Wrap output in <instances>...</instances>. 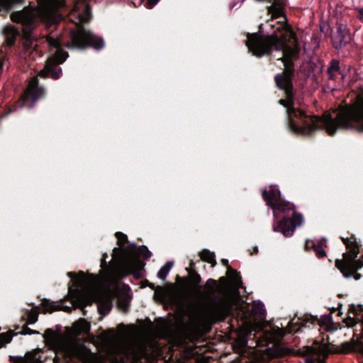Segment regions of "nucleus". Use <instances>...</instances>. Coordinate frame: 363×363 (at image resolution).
Here are the masks:
<instances>
[{
  "label": "nucleus",
  "mask_w": 363,
  "mask_h": 363,
  "mask_svg": "<svg viewBox=\"0 0 363 363\" xmlns=\"http://www.w3.org/2000/svg\"><path fill=\"white\" fill-rule=\"evenodd\" d=\"M46 41L50 46V51L54 50L55 52L48 59L44 68L39 72L38 75L42 78L50 76L52 79H57L60 77L62 73V69L58 67V65L65 61L68 57V53L62 50L59 39L48 35Z\"/></svg>",
  "instance_id": "obj_5"
},
{
  "label": "nucleus",
  "mask_w": 363,
  "mask_h": 363,
  "mask_svg": "<svg viewBox=\"0 0 363 363\" xmlns=\"http://www.w3.org/2000/svg\"><path fill=\"white\" fill-rule=\"evenodd\" d=\"M255 330V326L251 323L244 321L237 339V343L240 347H245L247 344V336L250 335Z\"/></svg>",
  "instance_id": "obj_16"
},
{
  "label": "nucleus",
  "mask_w": 363,
  "mask_h": 363,
  "mask_svg": "<svg viewBox=\"0 0 363 363\" xmlns=\"http://www.w3.org/2000/svg\"><path fill=\"white\" fill-rule=\"evenodd\" d=\"M173 267V262H167L162 266L157 272V277L162 280H165L167 274Z\"/></svg>",
  "instance_id": "obj_21"
},
{
  "label": "nucleus",
  "mask_w": 363,
  "mask_h": 363,
  "mask_svg": "<svg viewBox=\"0 0 363 363\" xmlns=\"http://www.w3.org/2000/svg\"><path fill=\"white\" fill-rule=\"evenodd\" d=\"M222 262H223V264H225V265H228V259H222Z\"/></svg>",
  "instance_id": "obj_40"
},
{
  "label": "nucleus",
  "mask_w": 363,
  "mask_h": 363,
  "mask_svg": "<svg viewBox=\"0 0 363 363\" xmlns=\"http://www.w3.org/2000/svg\"><path fill=\"white\" fill-rule=\"evenodd\" d=\"M360 18H363V7L359 10Z\"/></svg>",
  "instance_id": "obj_39"
},
{
  "label": "nucleus",
  "mask_w": 363,
  "mask_h": 363,
  "mask_svg": "<svg viewBox=\"0 0 363 363\" xmlns=\"http://www.w3.org/2000/svg\"><path fill=\"white\" fill-rule=\"evenodd\" d=\"M262 195L267 204L272 208L275 218L279 212L285 214L281 220L274 223V230L281 233L286 237L291 236L295 228L303 223L302 214L295 211L293 203L281 200L280 191L276 186H270L268 191H262Z\"/></svg>",
  "instance_id": "obj_4"
},
{
  "label": "nucleus",
  "mask_w": 363,
  "mask_h": 363,
  "mask_svg": "<svg viewBox=\"0 0 363 363\" xmlns=\"http://www.w3.org/2000/svg\"><path fill=\"white\" fill-rule=\"evenodd\" d=\"M107 254L106 253H104L103 255V257L101 258V267L103 269H106L107 267V262H106V257H107Z\"/></svg>",
  "instance_id": "obj_34"
},
{
  "label": "nucleus",
  "mask_w": 363,
  "mask_h": 363,
  "mask_svg": "<svg viewBox=\"0 0 363 363\" xmlns=\"http://www.w3.org/2000/svg\"><path fill=\"white\" fill-rule=\"evenodd\" d=\"M307 354L306 363H325V359L331 352L326 343L308 347L305 351Z\"/></svg>",
  "instance_id": "obj_13"
},
{
  "label": "nucleus",
  "mask_w": 363,
  "mask_h": 363,
  "mask_svg": "<svg viewBox=\"0 0 363 363\" xmlns=\"http://www.w3.org/2000/svg\"><path fill=\"white\" fill-rule=\"evenodd\" d=\"M200 256L202 260L211 264L212 267H214L216 264V260L213 252L208 250H203L200 253Z\"/></svg>",
  "instance_id": "obj_20"
},
{
  "label": "nucleus",
  "mask_w": 363,
  "mask_h": 363,
  "mask_svg": "<svg viewBox=\"0 0 363 363\" xmlns=\"http://www.w3.org/2000/svg\"><path fill=\"white\" fill-rule=\"evenodd\" d=\"M228 275H230V273L232 274H236V272L234 271L233 269L231 268H228Z\"/></svg>",
  "instance_id": "obj_38"
},
{
  "label": "nucleus",
  "mask_w": 363,
  "mask_h": 363,
  "mask_svg": "<svg viewBox=\"0 0 363 363\" xmlns=\"http://www.w3.org/2000/svg\"><path fill=\"white\" fill-rule=\"evenodd\" d=\"M305 247L307 250L313 249L315 255L318 258H322L326 255L325 250L320 242H315L314 240H308L306 241Z\"/></svg>",
  "instance_id": "obj_17"
},
{
  "label": "nucleus",
  "mask_w": 363,
  "mask_h": 363,
  "mask_svg": "<svg viewBox=\"0 0 363 363\" xmlns=\"http://www.w3.org/2000/svg\"><path fill=\"white\" fill-rule=\"evenodd\" d=\"M354 262L355 263L356 269L353 272L347 273H342L345 277H354L356 280H359L361 278V275L357 273V270L363 267V255L358 260L354 258Z\"/></svg>",
  "instance_id": "obj_19"
},
{
  "label": "nucleus",
  "mask_w": 363,
  "mask_h": 363,
  "mask_svg": "<svg viewBox=\"0 0 363 363\" xmlns=\"http://www.w3.org/2000/svg\"><path fill=\"white\" fill-rule=\"evenodd\" d=\"M68 275L74 280V286L69 287V294L74 305L84 308L93 302L98 303V311L101 315H106L112 307L110 294L99 286V280L96 276H86L83 272L75 277L72 272Z\"/></svg>",
  "instance_id": "obj_3"
},
{
  "label": "nucleus",
  "mask_w": 363,
  "mask_h": 363,
  "mask_svg": "<svg viewBox=\"0 0 363 363\" xmlns=\"http://www.w3.org/2000/svg\"><path fill=\"white\" fill-rule=\"evenodd\" d=\"M38 315L37 312H35V311H30L28 314L27 323L28 324H33V323H35L38 320Z\"/></svg>",
  "instance_id": "obj_29"
},
{
  "label": "nucleus",
  "mask_w": 363,
  "mask_h": 363,
  "mask_svg": "<svg viewBox=\"0 0 363 363\" xmlns=\"http://www.w3.org/2000/svg\"><path fill=\"white\" fill-rule=\"evenodd\" d=\"M119 349L121 351L119 363H126L128 361L138 362L146 354L145 347L140 342L123 345Z\"/></svg>",
  "instance_id": "obj_10"
},
{
  "label": "nucleus",
  "mask_w": 363,
  "mask_h": 363,
  "mask_svg": "<svg viewBox=\"0 0 363 363\" xmlns=\"http://www.w3.org/2000/svg\"><path fill=\"white\" fill-rule=\"evenodd\" d=\"M251 313L259 317L263 316L266 313L264 304L262 303H254L251 308Z\"/></svg>",
  "instance_id": "obj_23"
},
{
  "label": "nucleus",
  "mask_w": 363,
  "mask_h": 363,
  "mask_svg": "<svg viewBox=\"0 0 363 363\" xmlns=\"http://www.w3.org/2000/svg\"><path fill=\"white\" fill-rule=\"evenodd\" d=\"M196 294L199 296H203V294L201 291H197Z\"/></svg>",
  "instance_id": "obj_41"
},
{
  "label": "nucleus",
  "mask_w": 363,
  "mask_h": 363,
  "mask_svg": "<svg viewBox=\"0 0 363 363\" xmlns=\"http://www.w3.org/2000/svg\"><path fill=\"white\" fill-rule=\"evenodd\" d=\"M191 281L192 284L196 286L201 282V278L199 274H194L191 276Z\"/></svg>",
  "instance_id": "obj_31"
},
{
  "label": "nucleus",
  "mask_w": 363,
  "mask_h": 363,
  "mask_svg": "<svg viewBox=\"0 0 363 363\" xmlns=\"http://www.w3.org/2000/svg\"><path fill=\"white\" fill-rule=\"evenodd\" d=\"M44 94V89L38 86V77H32L24 95L22 96V105L32 108L36 101L42 97Z\"/></svg>",
  "instance_id": "obj_11"
},
{
  "label": "nucleus",
  "mask_w": 363,
  "mask_h": 363,
  "mask_svg": "<svg viewBox=\"0 0 363 363\" xmlns=\"http://www.w3.org/2000/svg\"><path fill=\"white\" fill-rule=\"evenodd\" d=\"M116 237L118 240V244L121 246L124 245L127 241V236L123 233L117 232L116 233Z\"/></svg>",
  "instance_id": "obj_30"
},
{
  "label": "nucleus",
  "mask_w": 363,
  "mask_h": 363,
  "mask_svg": "<svg viewBox=\"0 0 363 363\" xmlns=\"http://www.w3.org/2000/svg\"><path fill=\"white\" fill-rule=\"evenodd\" d=\"M2 67V62L0 61V69Z\"/></svg>",
  "instance_id": "obj_43"
},
{
  "label": "nucleus",
  "mask_w": 363,
  "mask_h": 363,
  "mask_svg": "<svg viewBox=\"0 0 363 363\" xmlns=\"http://www.w3.org/2000/svg\"><path fill=\"white\" fill-rule=\"evenodd\" d=\"M23 333L24 335H32V334H38L39 333L35 330H33L30 328L26 326L23 328Z\"/></svg>",
  "instance_id": "obj_33"
},
{
  "label": "nucleus",
  "mask_w": 363,
  "mask_h": 363,
  "mask_svg": "<svg viewBox=\"0 0 363 363\" xmlns=\"http://www.w3.org/2000/svg\"><path fill=\"white\" fill-rule=\"evenodd\" d=\"M284 335V332L279 328L273 329L272 331H264L259 337L257 340V345H264V344H273V346H275L277 343H278L283 336Z\"/></svg>",
  "instance_id": "obj_14"
},
{
  "label": "nucleus",
  "mask_w": 363,
  "mask_h": 363,
  "mask_svg": "<svg viewBox=\"0 0 363 363\" xmlns=\"http://www.w3.org/2000/svg\"><path fill=\"white\" fill-rule=\"evenodd\" d=\"M11 335L10 333H2L0 335V348L5 344H7L11 340Z\"/></svg>",
  "instance_id": "obj_28"
},
{
  "label": "nucleus",
  "mask_w": 363,
  "mask_h": 363,
  "mask_svg": "<svg viewBox=\"0 0 363 363\" xmlns=\"http://www.w3.org/2000/svg\"><path fill=\"white\" fill-rule=\"evenodd\" d=\"M340 71L339 61L333 60L330 62V65L328 68V72H337Z\"/></svg>",
  "instance_id": "obj_27"
},
{
  "label": "nucleus",
  "mask_w": 363,
  "mask_h": 363,
  "mask_svg": "<svg viewBox=\"0 0 363 363\" xmlns=\"http://www.w3.org/2000/svg\"><path fill=\"white\" fill-rule=\"evenodd\" d=\"M277 355H278V353L276 352V353H275V354H272V357H276V356H277Z\"/></svg>",
  "instance_id": "obj_42"
},
{
  "label": "nucleus",
  "mask_w": 363,
  "mask_h": 363,
  "mask_svg": "<svg viewBox=\"0 0 363 363\" xmlns=\"http://www.w3.org/2000/svg\"><path fill=\"white\" fill-rule=\"evenodd\" d=\"M160 0H146V4L149 8H152L155 6Z\"/></svg>",
  "instance_id": "obj_35"
},
{
  "label": "nucleus",
  "mask_w": 363,
  "mask_h": 363,
  "mask_svg": "<svg viewBox=\"0 0 363 363\" xmlns=\"http://www.w3.org/2000/svg\"><path fill=\"white\" fill-rule=\"evenodd\" d=\"M330 79L334 80L335 79V72H328Z\"/></svg>",
  "instance_id": "obj_37"
},
{
  "label": "nucleus",
  "mask_w": 363,
  "mask_h": 363,
  "mask_svg": "<svg viewBox=\"0 0 363 363\" xmlns=\"http://www.w3.org/2000/svg\"><path fill=\"white\" fill-rule=\"evenodd\" d=\"M342 240L346 245L348 252L342 255V259H336L335 266L342 273H347L348 274V272H354L357 269L354 260L359 252V248L354 237L350 238H342Z\"/></svg>",
  "instance_id": "obj_9"
},
{
  "label": "nucleus",
  "mask_w": 363,
  "mask_h": 363,
  "mask_svg": "<svg viewBox=\"0 0 363 363\" xmlns=\"http://www.w3.org/2000/svg\"><path fill=\"white\" fill-rule=\"evenodd\" d=\"M334 47L336 49L341 48L343 42L345 41V37L341 30L338 29L336 33L332 38Z\"/></svg>",
  "instance_id": "obj_22"
},
{
  "label": "nucleus",
  "mask_w": 363,
  "mask_h": 363,
  "mask_svg": "<svg viewBox=\"0 0 363 363\" xmlns=\"http://www.w3.org/2000/svg\"><path fill=\"white\" fill-rule=\"evenodd\" d=\"M333 323V317L330 314L321 316L319 323L321 327H324L327 331L330 330V325Z\"/></svg>",
  "instance_id": "obj_24"
},
{
  "label": "nucleus",
  "mask_w": 363,
  "mask_h": 363,
  "mask_svg": "<svg viewBox=\"0 0 363 363\" xmlns=\"http://www.w3.org/2000/svg\"><path fill=\"white\" fill-rule=\"evenodd\" d=\"M70 39L71 45H67V47L84 48L86 46H90L95 49H101L104 45L102 38L94 35L89 30L84 29L82 26H79L77 30H72L70 32Z\"/></svg>",
  "instance_id": "obj_7"
},
{
  "label": "nucleus",
  "mask_w": 363,
  "mask_h": 363,
  "mask_svg": "<svg viewBox=\"0 0 363 363\" xmlns=\"http://www.w3.org/2000/svg\"><path fill=\"white\" fill-rule=\"evenodd\" d=\"M59 347L67 357L78 359L82 363H94V362L91 351L76 340L72 339L64 340L60 343Z\"/></svg>",
  "instance_id": "obj_8"
},
{
  "label": "nucleus",
  "mask_w": 363,
  "mask_h": 363,
  "mask_svg": "<svg viewBox=\"0 0 363 363\" xmlns=\"http://www.w3.org/2000/svg\"><path fill=\"white\" fill-rule=\"evenodd\" d=\"M205 297L208 303L204 306L202 316L210 323L223 320L232 313L236 305L238 293L221 277L218 283L215 279H208L204 286Z\"/></svg>",
  "instance_id": "obj_2"
},
{
  "label": "nucleus",
  "mask_w": 363,
  "mask_h": 363,
  "mask_svg": "<svg viewBox=\"0 0 363 363\" xmlns=\"http://www.w3.org/2000/svg\"><path fill=\"white\" fill-rule=\"evenodd\" d=\"M255 252H257V247H255Z\"/></svg>",
  "instance_id": "obj_44"
},
{
  "label": "nucleus",
  "mask_w": 363,
  "mask_h": 363,
  "mask_svg": "<svg viewBox=\"0 0 363 363\" xmlns=\"http://www.w3.org/2000/svg\"><path fill=\"white\" fill-rule=\"evenodd\" d=\"M21 0H0V6L4 9H10L14 4ZM63 5L60 0H38L36 6H28L19 11L11 13L10 18L13 22L21 23L23 28L25 35H28L31 30L36 27L39 22H44L47 27L57 23L61 16L57 9Z\"/></svg>",
  "instance_id": "obj_1"
},
{
  "label": "nucleus",
  "mask_w": 363,
  "mask_h": 363,
  "mask_svg": "<svg viewBox=\"0 0 363 363\" xmlns=\"http://www.w3.org/2000/svg\"><path fill=\"white\" fill-rule=\"evenodd\" d=\"M45 311L49 313H51L54 311L59 310V306H54L53 304H50L48 306L45 305Z\"/></svg>",
  "instance_id": "obj_32"
},
{
  "label": "nucleus",
  "mask_w": 363,
  "mask_h": 363,
  "mask_svg": "<svg viewBox=\"0 0 363 363\" xmlns=\"http://www.w3.org/2000/svg\"><path fill=\"white\" fill-rule=\"evenodd\" d=\"M73 331L76 335L86 334L90 330V324L84 318H80L73 325Z\"/></svg>",
  "instance_id": "obj_18"
},
{
  "label": "nucleus",
  "mask_w": 363,
  "mask_h": 363,
  "mask_svg": "<svg viewBox=\"0 0 363 363\" xmlns=\"http://www.w3.org/2000/svg\"><path fill=\"white\" fill-rule=\"evenodd\" d=\"M135 253L138 257L143 259H148L151 256V252L145 246L136 248Z\"/></svg>",
  "instance_id": "obj_25"
},
{
  "label": "nucleus",
  "mask_w": 363,
  "mask_h": 363,
  "mask_svg": "<svg viewBox=\"0 0 363 363\" xmlns=\"http://www.w3.org/2000/svg\"><path fill=\"white\" fill-rule=\"evenodd\" d=\"M90 16V7L88 0H77L69 14V19L79 26L88 21Z\"/></svg>",
  "instance_id": "obj_12"
},
{
  "label": "nucleus",
  "mask_w": 363,
  "mask_h": 363,
  "mask_svg": "<svg viewBox=\"0 0 363 363\" xmlns=\"http://www.w3.org/2000/svg\"><path fill=\"white\" fill-rule=\"evenodd\" d=\"M117 248L113 249L112 262L111 264V273L113 275L123 277L136 272L135 276L140 277V272L143 267V263L138 257L120 253Z\"/></svg>",
  "instance_id": "obj_6"
},
{
  "label": "nucleus",
  "mask_w": 363,
  "mask_h": 363,
  "mask_svg": "<svg viewBox=\"0 0 363 363\" xmlns=\"http://www.w3.org/2000/svg\"><path fill=\"white\" fill-rule=\"evenodd\" d=\"M1 34L4 38L6 45L11 47L15 44L16 38L19 35L20 33L18 28L16 26L8 23L2 27Z\"/></svg>",
  "instance_id": "obj_15"
},
{
  "label": "nucleus",
  "mask_w": 363,
  "mask_h": 363,
  "mask_svg": "<svg viewBox=\"0 0 363 363\" xmlns=\"http://www.w3.org/2000/svg\"><path fill=\"white\" fill-rule=\"evenodd\" d=\"M298 319L293 318L289 323L286 328L287 332L289 333H297L300 330V327L296 328L298 325Z\"/></svg>",
  "instance_id": "obj_26"
},
{
  "label": "nucleus",
  "mask_w": 363,
  "mask_h": 363,
  "mask_svg": "<svg viewBox=\"0 0 363 363\" xmlns=\"http://www.w3.org/2000/svg\"><path fill=\"white\" fill-rule=\"evenodd\" d=\"M345 323H346L347 325L349 327H352L356 323L355 320L354 318H351L347 319Z\"/></svg>",
  "instance_id": "obj_36"
}]
</instances>
